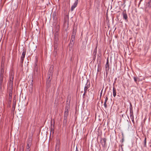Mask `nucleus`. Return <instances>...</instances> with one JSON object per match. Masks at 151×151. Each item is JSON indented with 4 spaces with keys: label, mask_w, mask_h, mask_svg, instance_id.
<instances>
[{
    "label": "nucleus",
    "mask_w": 151,
    "mask_h": 151,
    "mask_svg": "<svg viewBox=\"0 0 151 151\" xmlns=\"http://www.w3.org/2000/svg\"><path fill=\"white\" fill-rule=\"evenodd\" d=\"M76 30L73 29L72 33L71 38L70 39V45L73 46L74 43V41L75 40V36L76 34Z\"/></svg>",
    "instance_id": "f03ea898"
},
{
    "label": "nucleus",
    "mask_w": 151,
    "mask_h": 151,
    "mask_svg": "<svg viewBox=\"0 0 151 151\" xmlns=\"http://www.w3.org/2000/svg\"><path fill=\"white\" fill-rule=\"evenodd\" d=\"M97 71H99V68H98V69H97Z\"/></svg>",
    "instance_id": "72a5a7b5"
},
{
    "label": "nucleus",
    "mask_w": 151,
    "mask_h": 151,
    "mask_svg": "<svg viewBox=\"0 0 151 151\" xmlns=\"http://www.w3.org/2000/svg\"><path fill=\"white\" fill-rule=\"evenodd\" d=\"M113 94L114 97H115L116 96V88L113 87Z\"/></svg>",
    "instance_id": "2eb2a0df"
},
{
    "label": "nucleus",
    "mask_w": 151,
    "mask_h": 151,
    "mask_svg": "<svg viewBox=\"0 0 151 151\" xmlns=\"http://www.w3.org/2000/svg\"><path fill=\"white\" fill-rule=\"evenodd\" d=\"M102 90H101V93H100V96L101 97L102 95Z\"/></svg>",
    "instance_id": "7c9ffc66"
},
{
    "label": "nucleus",
    "mask_w": 151,
    "mask_h": 151,
    "mask_svg": "<svg viewBox=\"0 0 151 151\" xmlns=\"http://www.w3.org/2000/svg\"><path fill=\"white\" fill-rule=\"evenodd\" d=\"M133 78L134 79V80L135 81V82L136 83H137V81L138 79H139V78H138L137 77H134Z\"/></svg>",
    "instance_id": "412c9836"
},
{
    "label": "nucleus",
    "mask_w": 151,
    "mask_h": 151,
    "mask_svg": "<svg viewBox=\"0 0 151 151\" xmlns=\"http://www.w3.org/2000/svg\"><path fill=\"white\" fill-rule=\"evenodd\" d=\"M26 52V50L23 49V52L22 53V55L21 57L20 60V63H23L25 57Z\"/></svg>",
    "instance_id": "20e7f679"
},
{
    "label": "nucleus",
    "mask_w": 151,
    "mask_h": 151,
    "mask_svg": "<svg viewBox=\"0 0 151 151\" xmlns=\"http://www.w3.org/2000/svg\"><path fill=\"white\" fill-rule=\"evenodd\" d=\"M90 87V84H88L87 83L86 84V85L84 87V91L85 93H87V91L88 89Z\"/></svg>",
    "instance_id": "9b49d317"
},
{
    "label": "nucleus",
    "mask_w": 151,
    "mask_h": 151,
    "mask_svg": "<svg viewBox=\"0 0 151 151\" xmlns=\"http://www.w3.org/2000/svg\"><path fill=\"white\" fill-rule=\"evenodd\" d=\"M109 69V58H108L106 60V62L105 65V70L106 73H108Z\"/></svg>",
    "instance_id": "423d86ee"
},
{
    "label": "nucleus",
    "mask_w": 151,
    "mask_h": 151,
    "mask_svg": "<svg viewBox=\"0 0 151 151\" xmlns=\"http://www.w3.org/2000/svg\"><path fill=\"white\" fill-rule=\"evenodd\" d=\"M70 104L69 103H67L65 105V109L68 110L70 109Z\"/></svg>",
    "instance_id": "a211bd4d"
},
{
    "label": "nucleus",
    "mask_w": 151,
    "mask_h": 151,
    "mask_svg": "<svg viewBox=\"0 0 151 151\" xmlns=\"http://www.w3.org/2000/svg\"><path fill=\"white\" fill-rule=\"evenodd\" d=\"M68 115V113H67L66 112H65L63 116L64 119V120H66L67 119Z\"/></svg>",
    "instance_id": "f3484780"
},
{
    "label": "nucleus",
    "mask_w": 151,
    "mask_h": 151,
    "mask_svg": "<svg viewBox=\"0 0 151 151\" xmlns=\"http://www.w3.org/2000/svg\"><path fill=\"white\" fill-rule=\"evenodd\" d=\"M130 111H133L132 109V106L131 104V103H130V106H129Z\"/></svg>",
    "instance_id": "393cba45"
},
{
    "label": "nucleus",
    "mask_w": 151,
    "mask_h": 151,
    "mask_svg": "<svg viewBox=\"0 0 151 151\" xmlns=\"http://www.w3.org/2000/svg\"><path fill=\"white\" fill-rule=\"evenodd\" d=\"M30 140H29L28 142L27 145V146L26 148V151H30Z\"/></svg>",
    "instance_id": "f8f14e48"
},
{
    "label": "nucleus",
    "mask_w": 151,
    "mask_h": 151,
    "mask_svg": "<svg viewBox=\"0 0 151 151\" xmlns=\"http://www.w3.org/2000/svg\"><path fill=\"white\" fill-rule=\"evenodd\" d=\"M11 101H12L8 100V101H7V103L8 106H9V107L10 106Z\"/></svg>",
    "instance_id": "b1692460"
},
{
    "label": "nucleus",
    "mask_w": 151,
    "mask_h": 151,
    "mask_svg": "<svg viewBox=\"0 0 151 151\" xmlns=\"http://www.w3.org/2000/svg\"><path fill=\"white\" fill-rule=\"evenodd\" d=\"M52 76L48 75V78L47 81V84L48 85H50V82L51 81V79H50V77Z\"/></svg>",
    "instance_id": "4468645a"
},
{
    "label": "nucleus",
    "mask_w": 151,
    "mask_h": 151,
    "mask_svg": "<svg viewBox=\"0 0 151 151\" xmlns=\"http://www.w3.org/2000/svg\"><path fill=\"white\" fill-rule=\"evenodd\" d=\"M78 0H76L73 5L71 6V10L72 11L76 7L78 3Z\"/></svg>",
    "instance_id": "6e6552de"
},
{
    "label": "nucleus",
    "mask_w": 151,
    "mask_h": 151,
    "mask_svg": "<svg viewBox=\"0 0 151 151\" xmlns=\"http://www.w3.org/2000/svg\"><path fill=\"white\" fill-rule=\"evenodd\" d=\"M122 14L123 18L125 20H127V16L126 12H123Z\"/></svg>",
    "instance_id": "dca6fc26"
},
{
    "label": "nucleus",
    "mask_w": 151,
    "mask_h": 151,
    "mask_svg": "<svg viewBox=\"0 0 151 151\" xmlns=\"http://www.w3.org/2000/svg\"><path fill=\"white\" fill-rule=\"evenodd\" d=\"M106 139L105 138H104L102 139L101 141V143L102 145L103 146H104L106 144Z\"/></svg>",
    "instance_id": "9d476101"
},
{
    "label": "nucleus",
    "mask_w": 151,
    "mask_h": 151,
    "mask_svg": "<svg viewBox=\"0 0 151 151\" xmlns=\"http://www.w3.org/2000/svg\"><path fill=\"white\" fill-rule=\"evenodd\" d=\"M4 69L2 68L1 69L0 75L4 76Z\"/></svg>",
    "instance_id": "4be33fe9"
},
{
    "label": "nucleus",
    "mask_w": 151,
    "mask_h": 151,
    "mask_svg": "<svg viewBox=\"0 0 151 151\" xmlns=\"http://www.w3.org/2000/svg\"><path fill=\"white\" fill-rule=\"evenodd\" d=\"M106 102H104V106L105 107V108H107V104H106Z\"/></svg>",
    "instance_id": "bb28decb"
},
{
    "label": "nucleus",
    "mask_w": 151,
    "mask_h": 151,
    "mask_svg": "<svg viewBox=\"0 0 151 151\" xmlns=\"http://www.w3.org/2000/svg\"><path fill=\"white\" fill-rule=\"evenodd\" d=\"M147 6L149 7H150L151 6V1H150L148 2V3L147 4Z\"/></svg>",
    "instance_id": "a878e982"
},
{
    "label": "nucleus",
    "mask_w": 151,
    "mask_h": 151,
    "mask_svg": "<svg viewBox=\"0 0 151 151\" xmlns=\"http://www.w3.org/2000/svg\"><path fill=\"white\" fill-rule=\"evenodd\" d=\"M99 66H100V65H99H99H98V67H99Z\"/></svg>",
    "instance_id": "f704fd0d"
},
{
    "label": "nucleus",
    "mask_w": 151,
    "mask_h": 151,
    "mask_svg": "<svg viewBox=\"0 0 151 151\" xmlns=\"http://www.w3.org/2000/svg\"><path fill=\"white\" fill-rule=\"evenodd\" d=\"M58 39L57 36H55V40H54V52H55V54L57 53L56 51V49H57L58 47Z\"/></svg>",
    "instance_id": "7ed1b4c3"
},
{
    "label": "nucleus",
    "mask_w": 151,
    "mask_h": 151,
    "mask_svg": "<svg viewBox=\"0 0 151 151\" xmlns=\"http://www.w3.org/2000/svg\"><path fill=\"white\" fill-rule=\"evenodd\" d=\"M144 146L146 147V137H145V138L144 140Z\"/></svg>",
    "instance_id": "5701e85b"
},
{
    "label": "nucleus",
    "mask_w": 151,
    "mask_h": 151,
    "mask_svg": "<svg viewBox=\"0 0 151 151\" xmlns=\"http://www.w3.org/2000/svg\"><path fill=\"white\" fill-rule=\"evenodd\" d=\"M3 77L4 76H0V82L1 84L2 83L3 79Z\"/></svg>",
    "instance_id": "aec40b11"
},
{
    "label": "nucleus",
    "mask_w": 151,
    "mask_h": 151,
    "mask_svg": "<svg viewBox=\"0 0 151 151\" xmlns=\"http://www.w3.org/2000/svg\"><path fill=\"white\" fill-rule=\"evenodd\" d=\"M16 98L14 96V99L13 102V105H12V109L14 110H15L16 105Z\"/></svg>",
    "instance_id": "1a4fd4ad"
},
{
    "label": "nucleus",
    "mask_w": 151,
    "mask_h": 151,
    "mask_svg": "<svg viewBox=\"0 0 151 151\" xmlns=\"http://www.w3.org/2000/svg\"><path fill=\"white\" fill-rule=\"evenodd\" d=\"M108 100V97H107V96H106L105 98V101L104 102H107Z\"/></svg>",
    "instance_id": "cd10ccee"
},
{
    "label": "nucleus",
    "mask_w": 151,
    "mask_h": 151,
    "mask_svg": "<svg viewBox=\"0 0 151 151\" xmlns=\"http://www.w3.org/2000/svg\"><path fill=\"white\" fill-rule=\"evenodd\" d=\"M14 78V73H10L9 77L8 82L9 86H8V89H13Z\"/></svg>",
    "instance_id": "f257e3e1"
},
{
    "label": "nucleus",
    "mask_w": 151,
    "mask_h": 151,
    "mask_svg": "<svg viewBox=\"0 0 151 151\" xmlns=\"http://www.w3.org/2000/svg\"><path fill=\"white\" fill-rule=\"evenodd\" d=\"M7 92L9 94V97L8 100L12 101L13 93V89H8Z\"/></svg>",
    "instance_id": "39448f33"
},
{
    "label": "nucleus",
    "mask_w": 151,
    "mask_h": 151,
    "mask_svg": "<svg viewBox=\"0 0 151 151\" xmlns=\"http://www.w3.org/2000/svg\"><path fill=\"white\" fill-rule=\"evenodd\" d=\"M131 119L132 122L134 123V117L133 118H131Z\"/></svg>",
    "instance_id": "c85d7f7f"
},
{
    "label": "nucleus",
    "mask_w": 151,
    "mask_h": 151,
    "mask_svg": "<svg viewBox=\"0 0 151 151\" xmlns=\"http://www.w3.org/2000/svg\"><path fill=\"white\" fill-rule=\"evenodd\" d=\"M53 69V66L51 65L48 70V75L52 76Z\"/></svg>",
    "instance_id": "0eeeda50"
},
{
    "label": "nucleus",
    "mask_w": 151,
    "mask_h": 151,
    "mask_svg": "<svg viewBox=\"0 0 151 151\" xmlns=\"http://www.w3.org/2000/svg\"><path fill=\"white\" fill-rule=\"evenodd\" d=\"M122 142H123V141L124 140V139L123 138L122 139Z\"/></svg>",
    "instance_id": "473e14b6"
},
{
    "label": "nucleus",
    "mask_w": 151,
    "mask_h": 151,
    "mask_svg": "<svg viewBox=\"0 0 151 151\" xmlns=\"http://www.w3.org/2000/svg\"><path fill=\"white\" fill-rule=\"evenodd\" d=\"M69 110H66V109H65V112H67V113H68V112H69Z\"/></svg>",
    "instance_id": "c756f323"
},
{
    "label": "nucleus",
    "mask_w": 151,
    "mask_h": 151,
    "mask_svg": "<svg viewBox=\"0 0 151 151\" xmlns=\"http://www.w3.org/2000/svg\"><path fill=\"white\" fill-rule=\"evenodd\" d=\"M76 151H78V150H77V149L76 148Z\"/></svg>",
    "instance_id": "c9c22d12"
},
{
    "label": "nucleus",
    "mask_w": 151,
    "mask_h": 151,
    "mask_svg": "<svg viewBox=\"0 0 151 151\" xmlns=\"http://www.w3.org/2000/svg\"><path fill=\"white\" fill-rule=\"evenodd\" d=\"M130 119L134 117L133 111H130Z\"/></svg>",
    "instance_id": "6ab92c4d"
},
{
    "label": "nucleus",
    "mask_w": 151,
    "mask_h": 151,
    "mask_svg": "<svg viewBox=\"0 0 151 151\" xmlns=\"http://www.w3.org/2000/svg\"><path fill=\"white\" fill-rule=\"evenodd\" d=\"M86 93H85V92L84 91V93L83 95V96L84 97V96H85V94Z\"/></svg>",
    "instance_id": "2f4dec72"
},
{
    "label": "nucleus",
    "mask_w": 151,
    "mask_h": 151,
    "mask_svg": "<svg viewBox=\"0 0 151 151\" xmlns=\"http://www.w3.org/2000/svg\"><path fill=\"white\" fill-rule=\"evenodd\" d=\"M97 47V44L96 46V47L95 49H94V50H93V57H94V58H96V55Z\"/></svg>",
    "instance_id": "ddd939ff"
}]
</instances>
